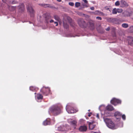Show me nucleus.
<instances>
[{
  "label": "nucleus",
  "instance_id": "f257e3e1",
  "mask_svg": "<svg viewBox=\"0 0 133 133\" xmlns=\"http://www.w3.org/2000/svg\"><path fill=\"white\" fill-rule=\"evenodd\" d=\"M104 121L106 123L107 126L109 128L112 129H116L115 123L111 119L107 118L104 119Z\"/></svg>",
  "mask_w": 133,
  "mask_h": 133
},
{
  "label": "nucleus",
  "instance_id": "f03ea898",
  "mask_svg": "<svg viewBox=\"0 0 133 133\" xmlns=\"http://www.w3.org/2000/svg\"><path fill=\"white\" fill-rule=\"evenodd\" d=\"M49 113H52L55 115H57L58 112V105L56 104L53 105L50 107L49 110Z\"/></svg>",
  "mask_w": 133,
  "mask_h": 133
},
{
  "label": "nucleus",
  "instance_id": "7ed1b4c3",
  "mask_svg": "<svg viewBox=\"0 0 133 133\" xmlns=\"http://www.w3.org/2000/svg\"><path fill=\"white\" fill-rule=\"evenodd\" d=\"M78 23L79 26L82 28H85L87 27V23L83 19H79Z\"/></svg>",
  "mask_w": 133,
  "mask_h": 133
},
{
  "label": "nucleus",
  "instance_id": "20e7f679",
  "mask_svg": "<svg viewBox=\"0 0 133 133\" xmlns=\"http://www.w3.org/2000/svg\"><path fill=\"white\" fill-rule=\"evenodd\" d=\"M28 11L30 15L31 16H33L35 13V11L32 7L31 5L29 4L28 5L27 7Z\"/></svg>",
  "mask_w": 133,
  "mask_h": 133
},
{
  "label": "nucleus",
  "instance_id": "39448f33",
  "mask_svg": "<svg viewBox=\"0 0 133 133\" xmlns=\"http://www.w3.org/2000/svg\"><path fill=\"white\" fill-rule=\"evenodd\" d=\"M121 101L115 98H113L111 101V103L114 106L118 104H121Z\"/></svg>",
  "mask_w": 133,
  "mask_h": 133
},
{
  "label": "nucleus",
  "instance_id": "423d86ee",
  "mask_svg": "<svg viewBox=\"0 0 133 133\" xmlns=\"http://www.w3.org/2000/svg\"><path fill=\"white\" fill-rule=\"evenodd\" d=\"M68 106L67 105L66 107V110L68 112L69 114H72L76 112L77 111V110L75 109H74L73 108H72V109H71V110H69L68 109Z\"/></svg>",
  "mask_w": 133,
  "mask_h": 133
},
{
  "label": "nucleus",
  "instance_id": "0eeeda50",
  "mask_svg": "<svg viewBox=\"0 0 133 133\" xmlns=\"http://www.w3.org/2000/svg\"><path fill=\"white\" fill-rule=\"evenodd\" d=\"M87 26L89 27L91 29L93 30L95 27L94 23L91 22H89L87 24Z\"/></svg>",
  "mask_w": 133,
  "mask_h": 133
},
{
  "label": "nucleus",
  "instance_id": "6e6552de",
  "mask_svg": "<svg viewBox=\"0 0 133 133\" xmlns=\"http://www.w3.org/2000/svg\"><path fill=\"white\" fill-rule=\"evenodd\" d=\"M39 5L42 6L43 7L46 8L47 7H49L53 9H56V8L54 6H51L50 5L48 4H39Z\"/></svg>",
  "mask_w": 133,
  "mask_h": 133
},
{
  "label": "nucleus",
  "instance_id": "1a4fd4ad",
  "mask_svg": "<svg viewBox=\"0 0 133 133\" xmlns=\"http://www.w3.org/2000/svg\"><path fill=\"white\" fill-rule=\"evenodd\" d=\"M121 6L122 7H127L128 5L127 2L124 0H121L120 1Z\"/></svg>",
  "mask_w": 133,
  "mask_h": 133
},
{
  "label": "nucleus",
  "instance_id": "9d476101",
  "mask_svg": "<svg viewBox=\"0 0 133 133\" xmlns=\"http://www.w3.org/2000/svg\"><path fill=\"white\" fill-rule=\"evenodd\" d=\"M66 18L69 22L70 23V25L72 27L74 26L75 25V22L72 21V19L69 17L67 16Z\"/></svg>",
  "mask_w": 133,
  "mask_h": 133
},
{
  "label": "nucleus",
  "instance_id": "9b49d317",
  "mask_svg": "<svg viewBox=\"0 0 133 133\" xmlns=\"http://www.w3.org/2000/svg\"><path fill=\"white\" fill-rule=\"evenodd\" d=\"M87 129V127L85 125H83L80 126L79 129V130L81 131H86Z\"/></svg>",
  "mask_w": 133,
  "mask_h": 133
},
{
  "label": "nucleus",
  "instance_id": "f8f14e48",
  "mask_svg": "<svg viewBox=\"0 0 133 133\" xmlns=\"http://www.w3.org/2000/svg\"><path fill=\"white\" fill-rule=\"evenodd\" d=\"M19 10V11L22 12L24 10V6L23 4H21L18 6Z\"/></svg>",
  "mask_w": 133,
  "mask_h": 133
},
{
  "label": "nucleus",
  "instance_id": "ddd939ff",
  "mask_svg": "<svg viewBox=\"0 0 133 133\" xmlns=\"http://www.w3.org/2000/svg\"><path fill=\"white\" fill-rule=\"evenodd\" d=\"M122 114L119 112H116L115 113L114 116L116 119H118L121 118Z\"/></svg>",
  "mask_w": 133,
  "mask_h": 133
},
{
  "label": "nucleus",
  "instance_id": "4468645a",
  "mask_svg": "<svg viewBox=\"0 0 133 133\" xmlns=\"http://www.w3.org/2000/svg\"><path fill=\"white\" fill-rule=\"evenodd\" d=\"M51 17L50 15L48 14H45V19L46 22L48 23L49 22V21L51 19Z\"/></svg>",
  "mask_w": 133,
  "mask_h": 133
},
{
  "label": "nucleus",
  "instance_id": "2eb2a0df",
  "mask_svg": "<svg viewBox=\"0 0 133 133\" xmlns=\"http://www.w3.org/2000/svg\"><path fill=\"white\" fill-rule=\"evenodd\" d=\"M122 14L125 17L130 16L131 15V13L127 10L123 12Z\"/></svg>",
  "mask_w": 133,
  "mask_h": 133
},
{
  "label": "nucleus",
  "instance_id": "dca6fc26",
  "mask_svg": "<svg viewBox=\"0 0 133 133\" xmlns=\"http://www.w3.org/2000/svg\"><path fill=\"white\" fill-rule=\"evenodd\" d=\"M128 41L129 44L131 46H133V38L129 37Z\"/></svg>",
  "mask_w": 133,
  "mask_h": 133
},
{
  "label": "nucleus",
  "instance_id": "f3484780",
  "mask_svg": "<svg viewBox=\"0 0 133 133\" xmlns=\"http://www.w3.org/2000/svg\"><path fill=\"white\" fill-rule=\"evenodd\" d=\"M106 109L109 111L113 110L114 109L113 107L111 105H108L106 107Z\"/></svg>",
  "mask_w": 133,
  "mask_h": 133
},
{
  "label": "nucleus",
  "instance_id": "a211bd4d",
  "mask_svg": "<svg viewBox=\"0 0 133 133\" xmlns=\"http://www.w3.org/2000/svg\"><path fill=\"white\" fill-rule=\"evenodd\" d=\"M94 14L95 15H98L99 16H103L104 14L103 13L98 10H96L94 12Z\"/></svg>",
  "mask_w": 133,
  "mask_h": 133
},
{
  "label": "nucleus",
  "instance_id": "6ab92c4d",
  "mask_svg": "<svg viewBox=\"0 0 133 133\" xmlns=\"http://www.w3.org/2000/svg\"><path fill=\"white\" fill-rule=\"evenodd\" d=\"M89 128L90 130H92L95 128L96 126L95 125L93 124L91 122H89Z\"/></svg>",
  "mask_w": 133,
  "mask_h": 133
},
{
  "label": "nucleus",
  "instance_id": "aec40b11",
  "mask_svg": "<svg viewBox=\"0 0 133 133\" xmlns=\"http://www.w3.org/2000/svg\"><path fill=\"white\" fill-rule=\"evenodd\" d=\"M50 120L49 119H46L44 121L43 123V124L44 125H50Z\"/></svg>",
  "mask_w": 133,
  "mask_h": 133
},
{
  "label": "nucleus",
  "instance_id": "412c9836",
  "mask_svg": "<svg viewBox=\"0 0 133 133\" xmlns=\"http://www.w3.org/2000/svg\"><path fill=\"white\" fill-rule=\"evenodd\" d=\"M76 124L77 122L75 120H73V121L70 122V124L73 126L74 128H76Z\"/></svg>",
  "mask_w": 133,
  "mask_h": 133
},
{
  "label": "nucleus",
  "instance_id": "4be33fe9",
  "mask_svg": "<svg viewBox=\"0 0 133 133\" xmlns=\"http://www.w3.org/2000/svg\"><path fill=\"white\" fill-rule=\"evenodd\" d=\"M43 88L44 90L45 89H46V91L47 92V94H46V95H47L48 94H49L50 93V90L49 88H46L45 87H43Z\"/></svg>",
  "mask_w": 133,
  "mask_h": 133
},
{
  "label": "nucleus",
  "instance_id": "5701e85b",
  "mask_svg": "<svg viewBox=\"0 0 133 133\" xmlns=\"http://www.w3.org/2000/svg\"><path fill=\"white\" fill-rule=\"evenodd\" d=\"M30 89L32 91H36L38 90L37 88L34 87H30Z\"/></svg>",
  "mask_w": 133,
  "mask_h": 133
},
{
  "label": "nucleus",
  "instance_id": "b1692460",
  "mask_svg": "<svg viewBox=\"0 0 133 133\" xmlns=\"http://www.w3.org/2000/svg\"><path fill=\"white\" fill-rule=\"evenodd\" d=\"M37 98L38 99H42L43 98V96L40 94H38L37 95Z\"/></svg>",
  "mask_w": 133,
  "mask_h": 133
},
{
  "label": "nucleus",
  "instance_id": "393cba45",
  "mask_svg": "<svg viewBox=\"0 0 133 133\" xmlns=\"http://www.w3.org/2000/svg\"><path fill=\"white\" fill-rule=\"evenodd\" d=\"M122 26L124 28H127L128 27V25L126 23H123L122 24Z\"/></svg>",
  "mask_w": 133,
  "mask_h": 133
},
{
  "label": "nucleus",
  "instance_id": "a878e982",
  "mask_svg": "<svg viewBox=\"0 0 133 133\" xmlns=\"http://www.w3.org/2000/svg\"><path fill=\"white\" fill-rule=\"evenodd\" d=\"M16 8V6H11L10 7L9 9L11 11H13Z\"/></svg>",
  "mask_w": 133,
  "mask_h": 133
},
{
  "label": "nucleus",
  "instance_id": "bb28decb",
  "mask_svg": "<svg viewBox=\"0 0 133 133\" xmlns=\"http://www.w3.org/2000/svg\"><path fill=\"white\" fill-rule=\"evenodd\" d=\"M9 3L10 4H14L17 3V2L14 0H10Z\"/></svg>",
  "mask_w": 133,
  "mask_h": 133
},
{
  "label": "nucleus",
  "instance_id": "cd10ccee",
  "mask_svg": "<svg viewBox=\"0 0 133 133\" xmlns=\"http://www.w3.org/2000/svg\"><path fill=\"white\" fill-rule=\"evenodd\" d=\"M117 10L116 8H114L112 10V14H116L117 13Z\"/></svg>",
  "mask_w": 133,
  "mask_h": 133
},
{
  "label": "nucleus",
  "instance_id": "c85d7f7f",
  "mask_svg": "<svg viewBox=\"0 0 133 133\" xmlns=\"http://www.w3.org/2000/svg\"><path fill=\"white\" fill-rule=\"evenodd\" d=\"M129 31L130 32H133V26H130L128 29Z\"/></svg>",
  "mask_w": 133,
  "mask_h": 133
},
{
  "label": "nucleus",
  "instance_id": "c756f323",
  "mask_svg": "<svg viewBox=\"0 0 133 133\" xmlns=\"http://www.w3.org/2000/svg\"><path fill=\"white\" fill-rule=\"evenodd\" d=\"M61 127L59 128V130H60L61 131H64L65 130V127L64 126H63V128L62 129H61Z\"/></svg>",
  "mask_w": 133,
  "mask_h": 133
},
{
  "label": "nucleus",
  "instance_id": "7c9ffc66",
  "mask_svg": "<svg viewBox=\"0 0 133 133\" xmlns=\"http://www.w3.org/2000/svg\"><path fill=\"white\" fill-rule=\"evenodd\" d=\"M63 26L64 28L66 29H67L69 27V25L66 24H65L64 22Z\"/></svg>",
  "mask_w": 133,
  "mask_h": 133
},
{
  "label": "nucleus",
  "instance_id": "2f4dec72",
  "mask_svg": "<svg viewBox=\"0 0 133 133\" xmlns=\"http://www.w3.org/2000/svg\"><path fill=\"white\" fill-rule=\"evenodd\" d=\"M75 6L76 7H78L80 6V3L78 2H76L75 3Z\"/></svg>",
  "mask_w": 133,
  "mask_h": 133
},
{
  "label": "nucleus",
  "instance_id": "473e14b6",
  "mask_svg": "<svg viewBox=\"0 0 133 133\" xmlns=\"http://www.w3.org/2000/svg\"><path fill=\"white\" fill-rule=\"evenodd\" d=\"M120 5V2L119 1H117L115 3V5L116 6H119Z\"/></svg>",
  "mask_w": 133,
  "mask_h": 133
},
{
  "label": "nucleus",
  "instance_id": "72a5a7b5",
  "mask_svg": "<svg viewBox=\"0 0 133 133\" xmlns=\"http://www.w3.org/2000/svg\"><path fill=\"white\" fill-rule=\"evenodd\" d=\"M117 12L120 13H121L123 11V10L122 9H117Z\"/></svg>",
  "mask_w": 133,
  "mask_h": 133
},
{
  "label": "nucleus",
  "instance_id": "f704fd0d",
  "mask_svg": "<svg viewBox=\"0 0 133 133\" xmlns=\"http://www.w3.org/2000/svg\"><path fill=\"white\" fill-rule=\"evenodd\" d=\"M121 116L123 120H125V119L126 116L125 115L123 114Z\"/></svg>",
  "mask_w": 133,
  "mask_h": 133
},
{
  "label": "nucleus",
  "instance_id": "c9c22d12",
  "mask_svg": "<svg viewBox=\"0 0 133 133\" xmlns=\"http://www.w3.org/2000/svg\"><path fill=\"white\" fill-rule=\"evenodd\" d=\"M69 5H70L71 6H73L74 5V3L73 2H69Z\"/></svg>",
  "mask_w": 133,
  "mask_h": 133
},
{
  "label": "nucleus",
  "instance_id": "e433bc0d",
  "mask_svg": "<svg viewBox=\"0 0 133 133\" xmlns=\"http://www.w3.org/2000/svg\"><path fill=\"white\" fill-rule=\"evenodd\" d=\"M96 19H98V20H102V18L100 17H96Z\"/></svg>",
  "mask_w": 133,
  "mask_h": 133
},
{
  "label": "nucleus",
  "instance_id": "4c0bfd02",
  "mask_svg": "<svg viewBox=\"0 0 133 133\" xmlns=\"http://www.w3.org/2000/svg\"><path fill=\"white\" fill-rule=\"evenodd\" d=\"M54 17L55 19H56V20L58 21V17L57 16H54Z\"/></svg>",
  "mask_w": 133,
  "mask_h": 133
},
{
  "label": "nucleus",
  "instance_id": "58836bf2",
  "mask_svg": "<svg viewBox=\"0 0 133 133\" xmlns=\"http://www.w3.org/2000/svg\"><path fill=\"white\" fill-rule=\"evenodd\" d=\"M82 1L86 4H88V2L87 0H82Z\"/></svg>",
  "mask_w": 133,
  "mask_h": 133
},
{
  "label": "nucleus",
  "instance_id": "ea45409f",
  "mask_svg": "<svg viewBox=\"0 0 133 133\" xmlns=\"http://www.w3.org/2000/svg\"><path fill=\"white\" fill-rule=\"evenodd\" d=\"M105 9L107 10H109V8L108 6H106L105 7Z\"/></svg>",
  "mask_w": 133,
  "mask_h": 133
},
{
  "label": "nucleus",
  "instance_id": "a19ab883",
  "mask_svg": "<svg viewBox=\"0 0 133 133\" xmlns=\"http://www.w3.org/2000/svg\"><path fill=\"white\" fill-rule=\"evenodd\" d=\"M87 4H83V5L85 7H88V5Z\"/></svg>",
  "mask_w": 133,
  "mask_h": 133
},
{
  "label": "nucleus",
  "instance_id": "79ce46f5",
  "mask_svg": "<svg viewBox=\"0 0 133 133\" xmlns=\"http://www.w3.org/2000/svg\"><path fill=\"white\" fill-rule=\"evenodd\" d=\"M49 22L50 23H51L54 22V21L53 20L51 19L49 20Z\"/></svg>",
  "mask_w": 133,
  "mask_h": 133
},
{
  "label": "nucleus",
  "instance_id": "37998d69",
  "mask_svg": "<svg viewBox=\"0 0 133 133\" xmlns=\"http://www.w3.org/2000/svg\"><path fill=\"white\" fill-rule=\"evenodd\" d=\"M96 117L97 118H99V114H97L96 115Z\"/></svg>",
  "mask_w": 133,
  "mask_h": 133
},
{
  "label": "nucleus",
  "instance_id": "c03bdc74",
  "mask_svg": "<svg viewBox=\"0 0 133 133\" xmlns=\"http://www.w3.org/2000/svg\"><path fill=\"white\" fill-rule=\"evenodd\" d=\"M89 114L88 115V116L89 117H90L91 116V114H92V113H88Z\"/></svg>",
  "mask_w": 133,
  "mask_h": 133
},
{
  "label": "nucleus",
  "instance_id": "a18cd8bd",
  "mask_svg": "<svg viewBox=\"0 0 133 133\" xmlns=\"http://www.w3.org/2000/svg\"><path fill=\"white\" fill-rule=\"evenodd\" d=\"M110 29V28L109 27H108V28H106V30H107V31H109V30Z\"/></svg>",
  "mask_w": 133,
  "mask_h": 133
},
{
  "label": "nucleus",
  "instance_id": "49530a36",
  "mask_svg": "<svg viewBox=\"0 0 133 133\" xmlns=\"http://www.w3.org/2000/svg\"><path fill=\"white\" fill-rule=\"evenodd\" d=\"M94 7L93 6H92L90 8V9L92 10H94Z\"/></svg>",
  "mask_w": 133,
  "mask_h": 133
},
{
  "label": "nucleus",
  "instance_id": "de8ad7c7",
  "mask_svg": "<svg viewBox=\"0 0 133 133\" xmlns=\"http://www.w3.org/2000/svg\"><path fill=\"white\" fill-rule=\"evenodd\" d=\"M54 23L55 24H56V26H57L58 25V22H54Z\"/></svg>",
  "mask_w": 133,
  "mask_h": 133
},
{
  "label": "nucleus",
  "instance_id": "09e8293b",
  "mask_svg": "<svg viewBox=\"0 0 133 133\" xmlns=\"http://www.w3.org/2000/svg\"><path fill=\"white\" fill-rule=\"evenodd\" d=\"M61 112V110H60V109H59V112H58L59 114V113H60Z\"/></svg>",
  "mask_w": 133,
  "mask_h": 133
},
{
  "label": "nucleus",
  "instance_id": "8fccbe9b",
  "mask_svg": "<svg viewBox=\"0 0 133 133\" xmlns=\"http://www.w3.org/2000/svg\"><path fill=\"white\" fill-rule=\"evenodd\" d=\"M41 92H42L43 93H45V92H43V91H42V89H41Z\"/></svg>",
  "mask_w": 133,
  "mask_h": 133
},
{
  "label": "nucleus",
  "instance_id": "3c124183",
  "mask_svg": "<svg viewBox=\"0 0 133 133\" xmlns=\"http://www.w3.org/2000/svg\"><path fill=\"white\" fill-rule=\"evenodd\" d=\"M58 22H59V24H61L60 23V21H59V19Z\"/></svg>",
  "mask_w": 133,
  "mask_h": 133
},
{
  "label": "nucleus",
  "instance_id": "603ef678",
  "mask_svg": "<svg viewBox=\"0 0 133 133\" xmlns=\"http://www.w3.org/2000/svg\"><path fill=\"white\" fill-rule=\"evenodd\" d=\"M34 1H36V2H37L38 1V0H34Z\"/></svg>",
  "mask_w": 133,
  "mask_h": 133
},
{
  "label": "nucleus",
  "instance_id": "864d4df0",
  "mask_svg": "<svg viewBox=\"0 0 133 133\" xmlns=\"http://www.w3.org/2000/svg\"><path fill=\"white\" fill-rule=\"evenodd\" d=\"M61 0H58L59 2H60L61 1Z\"/></svg>",
  "mask_w": 133,
  "mask_h": 133
},
{
  "label": "nucleus",
  "instance_id": "5fc2aeb1",
  "mask_svg": "<svg viewBox=\"0 0 133 133\" xmlns=\"http://www.w3.org/2000/svg\"><path fill=\"white\" fill-rule=\"evenodd\" d=\"M57 1H58V0H57Z\"/></svg>",
  "mask_w": 133,
  "mask_h": 133
},
{
  "label": "nucleus",
  "instance_id": "6e6d98bb",
  "mask_svg": "<svg viewBox=\"0 0 133 133\" xmlns=\"http://www.w3.org/2000/svg\"><path fill=\"white\" fill-rule=\"evenodd\" d=\"M94 133H96V132H94Z\"/></svg>",
  "mask_w": 133,
  "mask_h": 133
}]
</instances>
